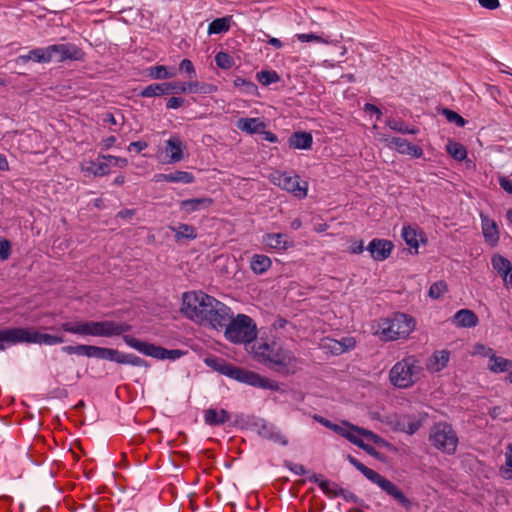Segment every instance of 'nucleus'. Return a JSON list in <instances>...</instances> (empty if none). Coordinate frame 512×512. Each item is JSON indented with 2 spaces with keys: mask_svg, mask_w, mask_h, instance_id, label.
<instances>
[{
  "mask_svg": "<svg viewBox=\"0 0 512 512\" xmlns=\"http://www.w3.org/2000/svg\"><path fill=\"white\" fill-rule=\"evenodd\" d=\"M60 330L80 335L92 337H114L122 336L124 343L139 353L155 358L157 360L175 361L187 352L180 349H166L162 346L142 341L132 335L126 334L132 330V325L127 322H116L113 320L102 321H67L60 325Z\"/></svg>",
  "mask_w": 512,
  "mask_h": 512,
  "instance_id": "nucleus-1",
  "label": "nucleus"
},
{
  "mask_svg": "<svg viewBox=\"0 0 512 512\" xmlns=\"http://www.w3.org/2000/svg\"><path fill=\"white\" fill-rule=\"evenodd\" d=\"M206 366L213 371L218 372L239 383L250 385L252 387L276 390L278 384L269 378L262 377L259 373L238 367L222 357L210 356L204 359Z\"/></svg>",
  "mask_w": 512,
  "mask_h": 512,
  "instance_id": "nucleus-2",
  "label": "nucleus"
},
{
  "mask_svg": "<svg viewBox=\"0 0 512 512\" xmlns=\"http://www.w3.org/2000/svg\"><path fill=\"white\" fill-rule=\"evenodd\" d=\"M258 360L270 369L282 375L295 374L299 369L300 360L294 353L276 343H261L255 348Z\"/></svg>",
  "mask_w": 512,
  "mask_h": 512,
  "instance_id": "nucleus-3",
  "label": "nucleus"
},
{
  "mask_svg": "<svg viewBox=\"0 0 512 512\" xmlns=\"http://www.w3.org/2000/svg\"><path fill=\"white\" fill-rule=\"evenodd\" d=\"M224 337L233 344H249L257 338V326L254 320L246 314H232L223 327Z\"/></svg>",
  "mask_w": 512,
  "mask_h": 512,
  "instance_id": "nucleus-4",
  "label": "nucleus"
},
{
  "mask_svg": "<svg viewBox=\"0 0 512 512\" xmlns=\"http://www.w3.org/2000/svg\"><path fill=\"white\" fill-rule=\"evenodd\" d=\"M423 376V367L415 356L396 362L389 371L391 384L399 389L412 387Z\"/></svg>",
  "mask_w": 512,
  "mask_h": 512,
  "instance_id": "nucleus-5",
  "label": "nucleus"
},
{
  "mask_svg": "<svg viewBox=\"0 0 512 512\" xmlns=\"http://www.w3.org/2000/svg\"><path fill=\"white\" fill-rule=\"evenodd\" d=\"M348 462L361 472L369 481L379 486L387 495L392 497L399 505L407 510L412 508V501L393 482L368 468L352 455H347Z\"/></svg>",
  "mask_w": 512,
  "mask_h": 512,
  "instance_id": "nucleus-6",
  "label": "nucleus"
},
{
  "mask_svg": "<svg viewBox=\"0 0 512 512\" xmlns=\"http://www.w3.org/2000/svg\"><path fill=\"white\" fill-rule=\"evenodd\" d=\"M0 340H7L8 344L33 343L47 346L61 344L65 341L61 335L41 333L23 327L6 328L5 332L0 333Z\"/></svg>",
  "mask_w": 512,
  "mask_h": 512,
  "instance_id": "nucleus-7",
  "label": "nucleus"
},
{
  "mask_svg": "<svg viewBox=\"0 0 512 512\" xmlns=\"http://www.w3.org/2000/svg\"><path fill=\"white\" fill-rule=\"evenodd\" d=\"M415 319L404 313H395L391 318L381 319L379 334L385 341L406 338L415 329Z\"/></svg>",
  "mask_w": 512,
  "mask_h": 512,
  "instance_id": "nucleus-8",
  "label": "nucleus"
},
{
  "mask_svg": "<svg viewBox=\"0 0 512 512\" xmlns=\"http://www.w3.org/2000/svg\"><path fill=\"white\" fill-rule=\"evenodd\" d=\"M215 297L202 291H189L183 293L181 313L191 321L200 324L204 321V313L207 312Z\"/></svg>",
  "mask_w": 512,
  "mask_h": 512,
  "instance_id": "nucleus-9",
  "label": "nucleus"
},
{
  "mask_svg": "<svg viewBox=\"0 0 512 512\" xmlns=\"http://www.w3.org/2000/svg\"><path fill=\"white\" fill-rule=\"evenodd\" d=\"M273 184L281 189L292 193L295 197L303 199L307 196L308 183L300 179L298 175H291L288 172L275 171L270 177Z\"/></svg>",
  "mask_w": 512,
  "mask_h": 512,
  "instance_id": "nucleus-10",
  "label": "nucleus"
},
{
  "mask_svg": "<svg viewBox=\"0 0 512 512\" xmlns=\"http://www.w3.org/2000/svg\"><path fill=\"white\" fill-rule=\"evenodd\" d=\"M232 316V310L223 302L215 298L207 312L204 313V321L199 325L209 327L211 329L222 331L225 322Z\"/></svg>",
  "mask_w": 512,
  "mask_h": 512,
  "instance_id": "nucleus-11",
  "label": "nucleus"
},
{
  "mask_svg": "<svg viewBox=\"0 0 512 512\" xmlns=\"http://www.w3.org/2000/svg\"><path fill=\"white\" fill-rule=\"evenodd\" d=\"M48 51L51 62L84 61L86 58V53L74 43L52 44L48 46Z\"/></svg>",
  "mask_w": 512,
  "mask_h": 512,
  "instance_id": "nucleus-12",
  "label": "nucleus"
},
{
  "mask_svg": "<svg viewBox=\"0 0 512 512\" xmlns=\"http://www.w3.org/2000/svg\"><path fill=\"white\" fill-rule=\"evenodd\" d=\"M186 93V86L184 82L173 81L163 83H152L139 92V96L143 98L156 97L169 94H182Z\"/></svg>",
  "mask_w": 512,
  "mask_h": 512,
  "instance_id": "nucleus-13",
  "label": "nucleus"
},
{
  "mask_svg": "<svg viewBox=\"0 0 512 512\" xmlns=\"http://www.w3.org/2000/svg\"><path fill=\"white\" fill-rule=\"evenodd\" d=\"M393 249V242L384 238H373L366 247L371 258L375 261H384L388 259Z\"/></svg>",
  "mask_w": 512,
  "mask_h": 512,
  "instance_id": "nucleus-14",
  "label": "nucleus"
},
{
  "mask_svg": "<svg viewBox=\"0 0 512 512\" xmlns=\"http://www.w3.org/2000/svg\"><path fill=\"white\" fill-rule=\"evenodd\" d=\"M106 360L122 365L150 368V364L141 357L133 353H124L113 348L107 349Z\"/></svg>",
  "mask_w": 512,
  "mask_h": 512,
  "instance_id": "nucleus-15",
  "label": "nucleus"
},
{
  "mask_svg": "<svg viewBox=\"0 0 512 512\" xmlns=\"http://www.w3.org/2000/svg\"><path fill=\"white\" fill-rule=\"evenodd\" d=\"M262 243L268 249L284 252L295 246L294 241L284 233H266L262 237Z\"/></svg>",
  "mask_w": 512,
  "mask_h": 512,
  "instance_id": "nucleus-16",
  "label": "nucleus"
},
{
  "mask_svg": "<svg viewBox=\"0 0 512 512\" xmlns=\"http://www.w3.org/2000/svg\"><path fill=\"white\" fill-rule=\"evenodd\" d=\"M213 203V199L207 196L185 199L179 202V210L180 212L189 215L194 212L207 211Z\"/></svg>",
  "mask_w": 512,
  "mask_h": 512,
  "instance_id": "nucleus-17",
  "label": "nucleus"
},
{
  "mask_svg": "<svg viewBox=\"0 0 512 512\" xmlns=\"http://www.w3.org/2000/svg\"><path fill=\"white\" fill-rule=\"evenodd\" d=\"M388 147L395 149L400 154L409 155L414 158H421L423 156V149L420 146L412 144L401 137H392L389 140Z\"/></svg>",
  "mask_w": 512,
  "mask_h": 512,
  "instance_id": "nucleus-18",
  "label": "nucleus"
},
{
  "mask_svg": "<svg viewBox=\"0 0 512 512\" xmlns=\"http://www.w3.org/2000/svg\"><path fill=\"white\" fill-rule=\"evenodd\" d=\"M482 234L485 241L491 246L495 247L499 243L500 232L497 223L489 216L480 214Z\"/></svg>",
  "mask_w": 512,
  "mask_h": 512,
  "instance_id": "nucleus-19",
  "label": "nucleus"
},
{
  "mask_svg": "<svg viewBox=\"0 0 512 512\" xmlns=\"http://www.w3.org/2000/svg\"><path fill=\"white\" fill-rule=\"evenodd\" d=\"M450 157L459 162L465 170L475 171L476 164L472 158L468 156V151L461 143L450 140Z\"/></svg>",
  "mask_w": 512,
  "mask_h": 512,
  "instance_id": "nucleus-20",
  "label": "nucleus"
},
{
  "mask_svg": "<svg viewBox=\"0 0 512 512\" xmlns=\"http://www.w3.org/2000/svg\"><path fill=\"white\" fill-rule=\"evenodd\" d=\"M30 60H33L37 63H49L51 62V56L48 51V46L41 48H34L25 55H19L15 62L18 65H24L28 63Z\"/></svg>",
  "mask_w": 512,
  "mask_h": 512,
  "instance_id": "nucleus-21",
  "label": "nucleus"
},
{
  "mask_svg": "<svg viewBox=\"0 0 512 512\" xmlns=\"http://www.w3.org/2000/svg\"><path fill=\"white\" fill-rule=\"evenodd\" d=\"M236 127L249 135L259 134L260 132H264L267 124L262 121L260 118H249L243 117L239 118L236 122Z\"/></svg>",
  "mask_w": 512,
  "mask_h": 512,
  "instance_id": "nucleus-22",
  "label": "nucleus"
},
{
  "mask_svg": "<svg viewBox=\"0 0 512 512\" xmlns=\"http://www.w3.org/2000/svg\"><path fill=\"white\" fill-rule=\"evenodd\" d=\"M429 441L435 448L444 450L448 442V424L438 423L434 425L431 429Z\"/></svg>",
  "mask_w": 512,
  "mask_h": 512,
  "instance_id": "nucleus-23",
  "label": "nucleus"
},
{
  "mask_svg": "<svg viewBox=\"0 0 512 512\" xmlns=\"http://www.w3.org/2000/svg\"><path fill=\"white\" fill-rule=\"evenodd\" d=\"M186 145L178 136H171L166 141L165 152L169 155V162L176 163L183 159V151Z\"/></svg>",
  "mask_w": 512,
  "mask_h": 512,
  "instance_id": "nucleus-24",
  "label": "nucleus"
},
{
  "mask_svg": "<svg viewBox=\"0 0 512 512\" xmlns=\"http://www.w3.org/2000/svg\"><path fill=\"white\" fill-rule=\"evenodd\" d=\"M453 324L459 328H473L478 325V316L470 309H460L453 316Z\"/></svg>",
  "mask_w": 512,
  "mask_h": 512,
  "instance_id": "nucleus-25",
  "label": "nucleus"
},
{
  "mask_svg": "<svg viewBox=\"0 0 512 512\" xmlns=\"http://www.w3.org/2000/svg\"><path fill=\"white\" fill-rule=\"evenodd\" d=\"M288 144L294 149L308 150L313 144L312 134L306 131H296L288 138Z\"/></svg>",
  "mask_w": 512,
  "mask_h": 512,
  "instance_id": "nucleus-26",
  "label": "nucleus"
},
{
  "mask_svg": "<svg viewBox=\"0 0 512 512\" xmlns=\"http://www.w3.org/2000/svg\"><path fill=\"white\" fill-rule=\"evenodd\" d=\"M107 349V347L78 344L75 345L74 355L106 360Z\"/></svg>",
  "mask_w": 512,
  "mask_h": 512,
  "instance_id": "nucleus-27",
  "label": "nucleus"
},
{
  "mask_svg": "<svg viewBox=\"0 0 512 512\" xmlns=\"http://www.w3.org/2000/svg\"><path fill=\"white\" fill-rule=\"evenodd\" d=\"M230 418V413L225 409L218 411L217 409L209 408L204 412V421L210 426L223 425L228 422Z\"/></svg>",
  "mask_w": 512,
  "mask_h": 512,
  "instance_id": "nucleus-28",
  "label": "nucleus"
},
{
  "mask_svg": "<svg viewBox=\"0 0 512 512\" xmlns=\"http://www.w3.org/2000/svg\"><path fill=\"white\" fill-rule=\"evenodd\" d=\"M448 364V351H435L427 360L426 368L429 372L435 373L441 371Z\"/></svg>",
  "mask_w": 512,
  "mask_h": 512,
  "instance_id": "nucleus-29",
  "label": "nucleus"
},
{
  "mask_svg": "<svg viewBox=\"0 0 512 512\" xmlns=\"http://www.w3.org/2000/svg\"><path fill=\"white\" fill-rule=\"evenodd\" d=\"M81 171L95 177L106 176L110 173V164L106 160L104 162L89 161L81 165Z\"/></svg>",
  "mask_w": 512,
  "mask_h": 512,
  "instance_id": "nucleus-30",
  "label": "nucleus"
},
{
  "mask_svg": "<svg viewBox=\"0 0 512 512\" xmlns=\"http://www.w3.org/2000/svg\"><path fill=\"white\" fill-rule=\"evenodd\" d=\"M272 266L270 257L264 254H254L250 259V269L256 275H263Z\"/></svg>",
  "mask_w": 512,
  "mask_h": 512,
  "instance_id": "nucleus-31",
  "label": "nucleus"
},
{
  "mask_svg": "<svg viewBox=\"0 0 512 512\" xmlns=\"http://www.w3.org/2000/svg\"><path fill=\"white\" fill-rule=\"evenodd\" d=\"M248 424L263 439H267L269 434L275 428V425L267 422L265 419L254 416L249 418Z\"/></svg>",
  "mask_w": 512,
  "mask_h": 512,
  "instance_id": "nucleus-32",
  "label": "nucleus"
},
{
  "mask_svg": "<svg viewBox=\"0 0 512 512\" xmlns=\"http://www.w3.org/2000/svg\"><path fill=\"white\" fill-rule=\"evenodd\" d=\"M512 368V361L510 359L497 356L496 353H494L490 358L488 362V369L493 373H503L507 372L509 369Z\"/></svg>",
  "mask_w": 512,
  "mask_h": 512,
  "instance_id": "nucleus-33",
  "label": "nucleus"
},
{
  "mask_svg": "<svg viewBox=\"0 0 512 512\" xmlns=\"http://www.w3.org/2000/svg\"><path fill=\"white\" fill-rule=\"evenodd\" d=\"M492 267L498 272V274L502 277L503 280H507L509 273L512 271L511 262L499 255L496 254L491 259Z\"/></svg>",
  "mask_w": 512,
  "mask_h": 512,
  "instance_id": "nucleus-34",
  "label": "nucleus"
},
{
  "mask_svg": "<svg viewBox=\"0 0 512 512\" xmlns=\"http://www.w3.org/2000/svg\"><path fill=\"white\" fill-rule=\"evenodd\" d=\"M184 84L186 86V92L190 93L213 94L218 90V87L212 83L192 81L184 82Z\"/></svg>",
  "mask_w": 512,
  "mask_h": 512,
  "instance_id": "nucleus-35",
  "label": "nucleus"
},
{
  "mask_svg": "<svg viewBox=\"0 0 512 512\" xmlns=\"http://www.w3.org/2000/svg\"><path fill=\"white\" fill-rule=\"evenodd\" d=\"M232 17L225 16L214 19L208 26V34H222L229 31L231 26Z\"/></svg>",
  "mask_w": 512,
  "mask_h": 512,
  "instance_id": "nucleus-36",
  "label": "nucleus"
},
{
  "mask_svg": "<svg viewBox=\"0 0 512 512\" xmlns=\"http://www.w3.org/2000/svg\"><path fill=\"white\" fill-rule=\"evenodd\" d=\"M386 126H388L390 129L398 132V133H401V134H418L419 133V129L412 126L410 127L409 125H407L404 121L400 120V119H395V118H388L386 120Z\"/></svg>",
  "mask_w": 512,
  "mask_h": 512,
  "instance_id": "nucleus-37",
  "label": "nucleus"
},
{
  "mask_svg": "<svg viewBox=\"0 0 512 512\" xmlns=\"http://www.w3.org/2000/svg\"><path fill=\"white\" fill-rule=\"evenodd\" d=\"M175 232L177 241L180 239L194 240L197 238V232L193 225L180 223L177 228H172Z\"/></svg>",
  "mask_w": 512,
  "mask_h": 512,
  "instance_id": "nucleus-38",
  "label": "nucleus"
},
{
  "mask_svg": "<svg viewBox=\"0 0 512 512\" xmlns=\"http://www.w3.org/2000/svg\"><path fill=\"white\" fill-rule=\"evenodd\" d=\"M233 84L235 87L239 88L246 95L256 96L258 95V87L257 85L245 78L237 76L233 80Z\"/></svg>",
  "mask_w": 512,
  "mask_h": 512,
  "instance_id": "nucleus-39",
  "label": "nucleus"
},
{
  "mask_svg": "<svg viewBox=\"0 0 512 512\" xmlns=\"http://www.w3.org/2000/svg\"><path fill=\"white\" fill-rule=\"evenodd\" d=\"M256 78L263 86H269L280 81V76L275 70H261L257 72Z\"/></svg>",
  "mask_w": 512,
  "mask_h": 512,
  "instance_id": "nucleus-40",
  "label": "nucleus"
},
{
  "mask_svg": "<svg viewBox=\"0 0 512 512\" xmlns=\"http://www.w3.org/2000/svg\"><path fill=\"white\" fill-rule=\"evenodd\" d=\"M402 238L409 247L416 250L418 249V234L415 228H412L411 226H404L402 228Z\"/></svg>",
  "mask_w": 512,
  "mask_h": 512,
  "instance_id": "nucleus-41",
  "label": "nucleus"
},
{
  "mask_svg": "<svg viewBox=\"0 0 512 512\" xmlns=\"http://www.w3.org/2000/svg\"><path fill=\"white\" fill-rule=\"evenodd\" d=\"M499 473L502 478L512 480V444H509L505 453V466L500 467Z\"/></svg>",
  "mask_w": 512,
  "mask_h": 512,
  "instance_id": "nucleus-42",
  "label": "nucleus"
},
{
  "mask_svg": "<svg viewBox=\"0 0 512 512\" xmlns=\"http://www.w3.org/2000/svg\"><path fill=\"white\" fill-rule=\"evenodd\" d=\"M176 75V72H169L164 65H157L149 68V76L152 79L164 80L170 79Z\"/></svg>",
  "mask_w": 512,
  "mask_h": 512,
  "instance_id": "nucleus-43",
  "label": "nucleus"
},
{
  "mask_svg": "<svg viewBox=\"0 0 512 512\" xmlns=\"http://www.w3.org/2000/svg\"><path fill=\"white\" fill-rule=\"evenodd\" d=\"M169 178L170 183L191 184L195 181V177L192 173L180 170L169 173Z\"/></svg>",
  "mask_w": 512,
  "mask_h": 512,
  "instance_id": "nucleus-44",
  "label": "nucleus"
},
{
  "mask_svg": "<svg viewBox=\"0 0 512 512\" xmlns=\"http://www.w3.org/2000/svg\"><path fill=\"white\" fill-rule=\"evenodd\" d=\"M215 63L221 69H230L235 61L231 55L226 52L220 51L215 55Z\"/></svg>",
  "mask_w": 512,
  "mask_h": 512,
  "instance_id": "nucleus-45",
  "label": "nucleus"
},
{
  "mask_svg": "<svg viewBox=\"0 0 512 512\" xmlns=\"http://www.w3.org/2000/svg\"><path fill=\"white\" fill-rule=\"evenodd\" d=\"M334 494L340 495V497H342L346 502L364 506V500L349 490H338V492H335Z\"/></svg>",
  "mask_w": 512,
  "mask_h": 512,
  "instance_id": "nucleus-46",
  "label": "nucleus"
},
{
  "mask_svg": "<svg viewBox=\"0 0 512 512\" xmlns=\"http://www.w3.org/2000/svg\"><path fill=\"white\" fill-rule=\"evenodd\" d=\"M350 429L355 431L358 435L365 436L369 440L373 441L375 444L384 442V440L380 436H378L377 434H375L374 432H372L370 430H367V429H364V428H361V427H358L355 425H350Z\"/></svg>",
  "mask_w": 512,
  "mask_h": 512,
  "instance_id": "nucleus-47",
  "label": "nucleus"
},
{
  "mask_svg": "<svg viewBox=\"0 0 512 512\" xmlns=\"http://www.w3.org/2000/svg\"><path fill=\"white\" fill-rule=\"evenodd\" d=\"M447 287L445 281H437L430 286L428 294L431 298L438 299L447 290Z\"/></svg>",
  "mask_w": 512,
  "mask_h": 512,
  "instance_id": "nucleus-48",
  "label": "nucleus"
},
{
  "mask_svg": "<svg viewBox=\"0 0 512 512\" xmlns=\"http://www.w3.org/2000/svg\"><path fill=\"white\" fill-rule=\"evenodd\" d=\"M312 418H313L316 422L320 423V424H321V425H323L324 427H326V428H328V429L332 430L333 432H335V433H337V434H338L339 432H342V431H343V427H342V426H340V425H338V424L333 423L332 421H330L329 419H327V418H325V417H323V416H321V415L314 414V415L312 416Z\"/></svg>",
  "mask_w": 512,
  "mask_h": 512,
  "instance_id": "nucleus-49",
  "label": "nucleus"
},
{
  "mask_svg": "<svg viewBox=\"0 0 512 512\" xmlns=\"http://www.w3.org/2000/svg\"><path fill=\"white\" fill-rule=\"evenodd\" d=\"M338 435L346 438L349 442L361 448L364 441L357 435V433L353 430H348L343 427V431L339 432Z\"/></svg>",
  "mask_w": 512,
  "mask_h": 512,
  "instance_id": "nucleus-50",
  "label": "nucleus"
},
{
  "mask_svg": "<svg viewBox=\"0 0 512 512\" xmlns=\"http://www.w3.org/2000/svg\"><path fill=\"white\" fill-rule=\"evenodd\" d=\"M266 440L272 441L281 446H287L289 444L287 437L282 434V432L276 426Z\"/></svg>",
  "mask_w": 512,
  "mask_h": 512,
  "instance_id": "nucleus-51",
  "label": "nucleus"
},
{
  "mask_svg": "<svg viewBox=\"0 0 512 512\" xmlns=\"http://www.w3.org/2000/svg\"><path fill=\"white\" fill-rule=\"evenodd\" d=\"M308 480L311 483L317 484L322 491H326L327 487L331 486V484H332L331 480L324 479L322 474H317V473H312L308 477Z\"/></svg>",
  "mask_w": 512,
  "mask_h": 512,
  "instance_id": "nucleus-52",
  "label": "nucleus"
},
{
  "mask_svg": "<svg viewBox=\"0 0 512 512\" xmlns=\"http://www.w3.org/2000/svg\"><path fill=\"white\" fill-rule=\"evenodd\" d=\"M98 158L106 160L110 165L113 164L114 166L124 168L128 165V160L126 158L114 156V155H102L99 154Z\"/></svg>",
  "mask_w": 512,
  "mask_h": 512,
  "instance_id": "nucleus-53",
  "label": "nucleus"
},
{
  "mask_svg": "<svg viewBox=\"0 0 512 512\" xmlns=\"http://www.w3.org/2000/svg\"><path fill=\"white\" fill-rule=\"evenodd\" d=\"M284 466L296 475H306L309 472L304 465L288 460L284 461Z\"/></svg>",
  "mask_w": 512,
  "mask_h": 512,
  "instance_id": "nucleus-54",
  "label": "nucleus"
},
{
  "mask_svg": "<svg viewBox=\"0 0 512 512\" xmlns=\"http://www.w3.org/2000/svg\"><path fill=\"white\" fill-rule=\"evenodd\" d=\"M179 70L185 72L189 78L196 77V71L191 60L183 59L179 64Z\"/></svg>",
  "mask_w": 512,
  "mask_h": 512,
  "instance_id": "nucleus-55",
  "label": "nucleus"
},
{
  "mask_svg": "<svg viewBox=\"0 0 512 512\" xmlns=\"http://www.w3.org/2000/svg\"><path fill=\"white\" fill-rule=\"evenodd\" d=\"M11 255V243L7 239L0 240V260L5 261Z\"/></svg>",
  "mask_w": 512,
  "mask_h": 512,
  "instance_id": "nucleus-56",
  "label": "nucleus"
},
{
  "mask_svg": "<svg viewBox=\"0 0 512 512\" xmlns=\"http://www.w3.org/2000/svg\"><path fill=\"white\" fill-rule=\"evenodd\" d=\"M348 246V252L351 254H361L366 248L363 240L351 239Z\"/></svg>",
  "mask_w": 512,
  "mask_h": 512,
  "instance_id": "nucleus-57",
  "label": "nucleus"
},
{
  "mask_svg": "<svg viewBox=\"0 0 512 512\" xmlns=\"http://www.w3.org/2000/svg\"><path fill=\"white\" fill-rule=\"evenodd\" d=\"M338 343L341 345L344 353L354 349L356 346L354 337H343L341 340H338Z\"/></svg>",
  "mask_w": 512,
  "mask_h": 512,
  "instance_id": "nucleus-58",
  "label": "nucleus"
},
{
  "mask_svg": "<svg viewBox=\"0 0 512 512\" xmlns=\"http://www.w3.org/2000/svg\"><path fill=\"white\" fill-rule=\"evenodd\" d=\"M296 38L300 42H303V43L312 42V41H316V42L322 41L321 36L316 35L314 33H299V34H296Z\"/></svg>",
  "mask_w": 512,
  "mask_h": 512,
  "instance_id": "nucleus-59",
  "label": "nucleus"
},
{
  "mask_svg": "<svg viewBox=\"0 0 512 512\" xmlns=\"http://www.w3.org/2000/svg\"><path fill=\"white\" fill-rule=\"evenodd\" d=\"M185 100L182 97H171L166 102L167 109H178L184 104Z\"/></svg>",
  "mask_w": 512,
  "mask_h": 512,
  "instance_id": "nucleus-60",
  "label": "nucleus"
},
{
  "mask_svg": "<svg viewBox=\"0 0 512 512\" xmlns=\"http://www.w3.org/2000/svg\"><path fill=\"white\" fill-rule=\"evenodd\" d=\"M475 353L480 354L489 359L495 353V351L490 347H486L482 344H477L475 346Z\"/></svg>",
  "mask_w": 512,
  "mask_h": 512,
  "instance_id": "nucleus-61",
  "label": "nucleus"
},
{
  "mask_svg": "<svg viewBox=\"0 0 512 512\" xmlns=\"http://www.w3.org/2000/svg\"><path fill=\"white\" fill-rule=\"evenodd\" d=\"M364 111L376 115L377 120H380L382 117L381 109L372 103H365Z\"/></svg>",
  "mask_w": 512,
  "mask_h": 512,
  "instance_id": "nucleus-62",
  "label": "nucleus"
},
{
  "mask_svg": "<svg viewBox=\"0 0 512 512\" xmlns=\"http://www.w3.org/2000/svg\"><path fill=\"white\" fill-rule=\"evenodd\" d=\"M148 147V143L142 140L131 142L128 146V151H132L133 149L140 153Z\"/></svg>",
  "mask_w": 512,
  "mask_h": 512,
  "instance_id": "nucleus-63",
  "label": "nucleus"
},
{
  "mask_svg": "<svg viewBox=\"0 0 512 512\" xmlns=\"http://www.w3.org/2000/svg\"><path fill=\"white\" fill-rule=\"evenodd\" d=\"M499 185L505 192H507L508 194H512V180L505 176H502L499 178Z\"/></svg>",
  "mask_w": 512,
  "mask_h": 512,
  "instance_id": "nucleus-64",
  "label": "nucleus"
}]
</instances>
